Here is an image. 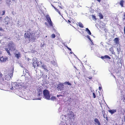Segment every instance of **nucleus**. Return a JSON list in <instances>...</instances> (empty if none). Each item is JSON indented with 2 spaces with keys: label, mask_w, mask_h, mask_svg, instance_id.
I'll use <instances>...</instances> for the list:
<instances>
[{
  "label": "nucleus",
  "mask_w": 125,
  "mask_h": 125,
  "mask_svg": "<svg viewBox=\"0 0 125 125\" xmlns=\"http://www.w3.org/2000/svg\"><path fill=\"white\" fill-rule=\"evenodd\" d=\"M124 2V1L123 0H122L120 1V4L121 7H123V4Z\"/></svg>",
  "instance_id": "nucleus-16"
},
{
  "label": "nucleus",
  "mask_w": 125,
  "mask_h": 125,
  "mask_svg": "<svg viewBox=\"0 0 125 125\" xmlns=\"http://www.w3.org/2000/svg\"><path fill=\"white\" fill-rule=\"evenodd\" d=\"M36 63L35 61H34L33 62V65L34 68H36V67L38 66V65H37V63Z\"/></svg>",
  "instance_id": "nucleus-10"
},
{
  "label": "nucleus",
  "mask_w": 125,
  "mask_h": 125,
  "mask_svg": "<svg viewBox=\"0 0 125 125\" xmlns=\"http://www.w3.org/2000/svg\"><path fill=\"white\" fill-rule=\"evenodd\" d=\"M93 95L94 98H95L96 97V96L95 94L94 93H93Z\"/></svg>",
  "instance_id": "nucleus-33"
},
{
  "label": "nucleus",
  "mask_w": 125,
  "mask_h": 125,
  "mask_svg": "<svg viewBox=\"0 0 125 125\" xmlns=\"http://www.w3.org/2000/svg\"><path fill=\"white\" fill-rule=\"evenodd\" d=\"M2 54V52H0V55Z\"/></svg>",
  "instance_id": "nucleus-48"
},
{
  "label": "nucleus",
  "mask_w": 125,
  "mask_h": 125,
  "mask_svg": "<svg viewBox=\"0 0 125 125\" xmlns=\"http://www.w3.org/2000/svg\"><path fill=\"white\" fill-rule=\"evenodd\" d=\"M35 61L36 62V63H37V65H38V66H39L40 65V64H39V61H38L37 60H35Z\"/></svg>",
  "instance_id": "nucleus-31"
},
{
  "label": "nucleus",
  "mask_w": 125,
  "mask_h": 125,
  "mask_svg": "<svg viewBox=\"0 0 125 125\" xmlns=\"http://www.w3.org/2000/svg\"><path fill=\"white\" fill-rule=\"evenodd\" d=\"M43 95L45 98L48 100L50 99V96L49 91L46 89L44 90L43 91Z\"/></svg>",
  "instance_id": "nucleus-1"
},
{
  "label": "nucleus",
  "mask_w": 125,
  "mask_h": 125,
  "mask_svg": "<svg viewBox=\"0 0 125 125\" xmlns=\"http://www.w3.org/2000/svg\"><path fill=\"white\" fill-rule=\"evenodd\" d=\"M5 50L7 51V52L10 55H11V54H10L9 51L8 50V49L7 48H6L5 49Z\"/></svg>",
  "instance_id": "nucleus-23"
},
{
  "label": "nucleus",
  "mask_w": 125,
  "mask_h": 125,
  "mask_svg": "<svg viewBox=\"0 0 125 125\" xmlns=\"http://www.w3.org/2000/svg\"><path fill=\"white\" fill-rule=\"evenodd\" d=\"M117 110L116 109H110L108 110V112L110 113L111 115L114 114L116 112Z\"/></svg>",
  "instance_id": "nucleus-8"
},
{
  "label": "nucleus",
  "mask_w": 125,
  "mask_h": 125,
  "mask_svg": "<svg viewBox=\"0 0 125 125\" xmlns=\"http://www.w3.org/2000/svg\"><path fill=\"white\" fill-rule=\"evenodd\" d=\"M62 96V95H57V96L58 97H59L60 96Z\"/></svg>",
  "instance_id": "nucleus-42"
},
{
  "label": "nucleus",
  "mask_w": 125,
  "mask_h": 125,
  "mask_svg": "<svg viewBox=\"0 0 125 125\" xmlns=\"http://www.w3.org/2000/svg\"><path fill=\"white\" fill-rule=\"evenodd\" d=\"M117 51L118 54H119L120 53V52H121V49L119 47L117 48Z\"/></svg>",
  "instance_id": "nucleus-18"
},
{
  "label": "nucleus",
  "mask_w": 125,
  "mask_h": 125,
  "mask_svg": "<svg viewBox=\"0 0 125 125\" xmlns=\"http://www.w3.org/2000/svg\"><path fill=\"white\" fill-rule=\"evenodd\" d=\"M2 17H0V21H1L2 20Z\"/></svg>",
  "instance_id": "nucleus-41"
},
{
  "label": "nucleus",
  "mask_w": 125,
  "mask_h": 125,
  "mask_svg": "<svg viewBox=\"0 0 125 125\" xmlns=\"http://www.w3.org/2000/svg\"><path fill=\"white\" fill-rule=\"evenodd\" d=\"M25 70L26 73H29V71L26 69H25Z\"/></svg>",
  "instance_id": "nucleus-38"
},
{
  "label": "nucleus",
  "mask_w": 125,
  "mask_h": 125,
  "mask_svg": "<svg viewBox=\"0 0 125 125\" xmlns=\"http://www.w3.org/2000/svg\"><path fill=\"white\" fill-rule=\"evenodd\" d=\"M101 58L102 59H107L109 60L111 58L110 57L107 55H105L104 56H102Z\"/></svg>",
  "instance_id": "nucleus-9"
},
{
  "label": "nucleus",
  "mask_w": 125,
  "mask_h": 125,
  "mask_svg": "<svg viewBox=\"0 0 125 125\" xmlns=\"http://www.w3.org/2000/svg\"><path fill=\"white\" fill-rule=\"evenodd\" d=\"M70 53H72V52H70Z\"/></svg>",
  "instance_id": "nucleus-50"
},
{
  "label": "nucleus",
  "mask_w": 125,
  "mask_h": 125,
  "mask_svg": "<svg viewBox=\"0 0 125 125\" xmlns=\"http://www.w3.org/2000/svg\"><path fill=\"white\" fill-rule=\"evenodd\" d=\"M14 44L12 42H10L8 44V46L9 48V50H11L13 51L15 50V48L14 47Z\"/></svg>",
  "instance_id": "nucleus-4"
},
{
  "label": "nucleus",
  "mask_w": 125,
  "mask_h": 125,
  "mask_svg": "<svg viewBox=\"0 0 125 125\" xmlns=\"http://www.w3.org/2000/svg\"><path fill=\"white\" fill-rule=\"evenodd\" d=\"M78 25L81 28H83V24L81 22L78 23Z\"/></svg>",
  "instance_id": "nucleus-19"
},
{
  "label": "nucleus",
  "mask_w": 125,
  "mask_h": 125,
  "mask_svg": "<svg viewBox=\"0 0 125 125\" xmlns=\"http://www.w3.org/2000/svg\"><path fill=\"white\" fill-rule=\"evenodd\" d=\"M51 37L52 38H54L55 37V35L54 34H52L51 35Z\"/></svg>",
  "instance_id": "nucleus-30"
},
{
  "label": "nucleus",
  "mask_w": 125,
  "mask_h": 125,
  "mask_svg": "<svg viewBox=\"0 0 125 125\" xmlns=\"http://www.w3.org/2000/svg\"><path fill=\"white\" fill-rule=\"evenodd\" d=\"M87 38H88V39L91 41V39L90 37V36H87Z\"/></svg>",
  "instance_id": "nucleus-36"
},
{
  "label": "nucleus",
  "mask_w": 125,
  "mask_h": 125,
  "mask_svg": "<svg viewBox=\"0 0 125 125\" xmlns=\"http://www.w3.org/2000/svg\"><path fill=\"white\" fill-rule=\"evenodd\" d=\"M37 91L38 92V94L40 95L42 93V88H39L38 89Z\"/></svg>",
  "instance_id": "nucleus-15"
},
{
  "label": "nucleus",
  "mask_w": 125,
  "mask_h": 125,
  "mask_svg": "<svg viewBox=\"0 0 125 125\" xmlns=\"http://www.w3.org/2000/svg\"><path fill=\"white\" fill-rule=\"evenodd\" d=\"M94 121L98 125H101V124L97 119L95 118Z\"/></svg>",
  "instance_id": "nucleus-12"
},
{
  "label": "nucleus",
  "mask_w": 125,
  "mask_h": 125,
  "mask_svg": "<svg viewBox=\"0 0 125 125\" xmlns=\"http://www.w3.org/2000/svg\"><path fill=\"white\" fill-rule=\"evenodd\" d=\"M3 13L1 15H3L5 14V11L4 10H3L2 11Z\"/></svg>",
  "instance_id": "nucleus-34"
},
{
  "label": "nucleus",
  "mask_w": 125,
  "mask_h": 125,
  "mask_svg": "<svg viewBox=\"0 0 125 125\" xmlns=\"http://www.w3.org/2000/svg\"><path fill=\"white\" fill-rule=\"evenodd\" d=\"M2 75H3L2 73L1 72H0V82H2V81H3V78L2 77Z\"/></svg>",
  "instance_id": "nucleus-14"
},
{
  "label": "nucleus",
  "mask_w": 125,
  "mask_h": 125,
  "mask_svg": "<svg viewBox=\"0 0 125 125\" xmlns=\"http://www.w3.org/2000/svg\"><path fill=\"white\" fill-rule=\"evenodd\" d=\"M13 89V87H12V88H10V89H12V90H13V89Z\"/></svg>",
  "instance_id": "nucleus-47"
},
{
  "label": "nucleus",
  "mask_w": 125,
  "mask_h": 125,
  "mask_svg": "<svg viewBox=\"0 0 125 125\" xmlns=\"http://www.w3.org/2000/svg\"><path fill=\"white\" fill-rule=\"evenodd\" d=\"M101 0H97V1L99 2H100Z\"/></svg>",
  "instance_id": "nucleus-44"
},
{
  "label": "nucleus",
  "mask_w": 125,
  "mask_h": 125,
  "mask_svg": "<svg viewBox=\"0 0 125 125\" xmlns=\"http://www.w3.org/2000/svg\"><path fill=\"white\" fill-rule=\"evenodd\" d=\"M68 22L69 23H71V21H70L69 20H68Z\"/></svg>",
  "instance_id": "nucleus-43"
},
{
  "label": "nucleus",
  "mask_w": 125,
  "mask_h": 125,
  "mask_svg": "<svg viewBox=\"0 0 125 125\" xmlns=\"http://www.w3.org/2000/svg\"><path fill=\"white\" fill-rule=\"evenodd\" d=\"M99 89L100 91H101V90L102 89V87L99 86Z\"/></svg>",
  "instance_id": "nucleus-37"
},
{
  "label": "nucleus",
  "mask_w": 125,
  "mask_h": 125,
  "mask_svg": "<svg viewBox=\"0 0 125 125\" xmlns=\"http://www.w3.org/2000/svg\"><path fill=\"white\" fill-rule=\"evenodd\" d=\"M13 75V73L11 71V73H10V74H8V76H10V78H11V77H12Z\"/></svg>",
  "instance_id": "nucleus-28"
},
{
  "label": "nucleus",
  "mask_w": 125,
  "mask_h": 125,
  "mask_svg": "<svg viewBox=\"0 0 125 125\" xmlns=\"http://www.w3.org/2000/svg\"><path fill=\"white\" fill-rule=\"evenodd\" d=\"M123 20H125V14L124 13L123 14Z\"/></svg>",
  "instance_id": "nucleus-29"
},
{
  "label": "nucleus",
  "mask_w": 125,
  "mask_h": 125,
  "mask_svg": "<svg viewBox=\"0 0 125 125\" xmlns=\"http://www.w3.org/2000/svg\"><path fill=\"white\" fill-rule=\"evenodd\" d=\"M33 33H31L30 32L27 31V33H25L24 34V37L25 38H28L30 39L31 38V39H34V36H33Z\"/></svg>",
  "instance_id": "nucleus-2"
},
{
  "label": "nucleus",
  "mask_w": 125,
  "mask_h": 125,
  "mask_svg": "<svg viewBox=\"0 0 125 125\" xmlns=\"http://www.w3.org/2000/svg\"><path fill=\"white\" fill-rule=\"evenodd\" d=\"M118 38L116 37L115 39L114 40L116 43L117 44H119V42Z\"/></svg>",
  "instance_id": "nucleus-13"
},
{
  "label": "nucleus",
  "mask_w": 125,
  "mask_h": 125,
  "mask_svg": "<svg viewBox=\"0 0 125 125\" xmlns=\"http://www.w3.org/2000/svg\"><path fill=\"white\" fill-rule=\"evenodd\" d=\"M88 78L90 79H92V77H88Z\"/></svg>",
  "instance_id": "nucleus-40"
},
{
  "label": "nucleus",
  "mask_w": 125,
  "mask_h": 125,
  "mask_svg": "<svg viewBox=\"0 0 125 125\" xmlns=\"http://www.w3.org/2000/svg\"><path fill=\"white\" fill-rule=\"evenodd\" d=\"M45 24L46 25H47V24H48L47 23V22H45Z\"/></svg>",
  "instance_id": "nucleus-45"
},
{
  "label": "nucleus",
  "mask_w": 125,
  "mask_h": 125,
  "mask_svg": "<svg viewBox=\"0 0 125 125\" xmlns=\"http://www.w3.org/2000/svg\"><path fill=\"white\" fill-rule=\"evenodd\" d=\"M99 16L100 17V19H102L103 18V16L101 13H99Z\"/></svg>",
  "instance_id": "nucleus-22"
},
{
  "label": "nucleus",
  "mask_w": 125,
  "mask_h": 125,
  "mask_svg": "<svg viewBox=\"0 0 125 125\" xmlns=\"http://www.w3.org/2000/svg\"><path fill=\"white\" fill-rule=\"evenodd\" d=\"M64 85L63 84H60L58 86L57 88L58 90L62 91L63 90Z\"/></svg>",
  "instance_id": "nucleus-7"
},
{
  "label": "nucleus",
  "mask_w": 125,
  "mask_h": 125,
  "mask_svg": "<svg viewBox=\"0 0 125 125\" xmlns=\"http://www.w3.org/2000/svg\"><path fill=\"white\" fill-rule=\"evenodd\" d=\"M60 4V3L59 2H55V1H53V3L51 4V5L54 8H58V7H59L60 8L62 9V7L59 5Z\"/></svg>",
  "instance_id": "nucleus-5"
},
{
  "label": "nucleus",
  "mask_w": 125,
  "mask_h": 125,
  "mask_svg": "<svg viewBox=\"0 0 125 125\" xmlns=\"http://www.w3.org/2000/svg\"><path fill=\"white\" fill-rule=\"evenodd\" d=\"M124 121H125V115L124 116Z\"/></svg>",
  "instance_id": "nucleus-49"
},
{
  "label": "nucleus",
  "mask_w": 125,
  "mask_h": 125,
  "mask_svg": "<svg viewBox=\"0 0 125 125\" xmlns=\"http://www.w3.org/2000/svg\"><path fill=\"white\" fill-rule=\"evenodd\" d=\"M51 100H53L56 99V98L55 97L52 96L51 98Z\"/></svg>",
  "instance_id": "nucleus-26"
},
{
  "label": "nucleus",
  "mask_w": 125,
  "mask_h": 125,
  "mask_svg": "<svg viewBox=\"0 0 125 125\" xmlns=\"http://www.w3.org/2000/svg\"><path fill=\"white\" fill-rule=\"evenodd\" d=\"M59 0H57V1H58Z\"/></svg>",
  "instance_id": "nucleus-53"
},
{
  "label": "nucleus",
  "mask_w": 125,
  "mask_h": 125,
  "mask_svg": "<svg viewBox=\"0 0 125 125\" xmlns=\"http://www.w3.org/2000/svg\"><path fill=\"white\" fill-rule=\"evenodd\" d=\"M15 56L18 59H19L21 57V54L20 52H18V53L15 54Z\"/></svg>",
  "instance_id": "nucleus-11"
},
{
  "label": "nucleus",
  "mask_w": 125,
  "mask_h": 125,
  "mask_svg": "<svg viewBox=\"0 0 125 125\" xmlns=\"http://www.w3.org/2000/svg\"><path fill=\"white\" fill-rule=\"evenodd\" d=\"M4 31L3 29H2L1 27L0 28V31Z\"/></svg>",
  "instance_id": "nucleus-39"
},
{
  "label": "nucleus",
  "mask_w": 125,
  "mask_h": 125,
  "mask_svg": "<svg viewBox=\"0 0 125 125\" xmlns=\"http://www.w3.org/2000/svg\"><path fill=\"white\" fill-rule=\"evenodd\" d=\"M42 67L43 69H44L45 70H47L46 69V65L45 64H43L42 66Z\"/></svg>",
  "instance_id": "nucleus-21"
},
{
  "label": "nucleus",
  "mask_w": 125,
  "mask_h": 125,
  "mask_svg": "<svg viewBox=\"0 0 125 125\" xmlns=\"http://www.w3.org/2000/svg\"><path fill=\"white\" fill-rule=\"evenodd\" d=\"M45 17L46 19V20L48 23L49 25L51 27H53V23L49 15H47L45 16Z\"/></svg>",
  "instance_id": "nucleus-3"
},
{
  "label": "nucleus",
  "mask_w": 125,
  "mask_h": 125,
  "mask_svg": "<svg viewBox=\"0 0 125 125\" xmlns=\"http://www.w3.org/2000/svg\"><path fill=\"white\" fill-rule=\"evenodd\" d=\"M64 83L69 85H72V84L69 82H65Z\"/></svg>",
  "instance_id": "nucleus-24"
},
{
  "label": "nucleus",
  "mask_w": 125,
  "mask_h": 125,
  "mask_svg": "<svg viewBox=\"0 0 125 125\" xmlns=\"http://www.w3.org/2000/svg\"><path fill=\"white\" fill-rule=\"evenodd\" d=\"M6 23L7 24H8V22H7V23H6Z\"/></svg>",
  "instance_id": "nucleus-51"
},
{
  "label": "nucleus",
  "mask_w": 125,
  "mask_h": 125,
  "mask_svg": "<svg viewBox=\"0 0 125 125\" xmlns=\"http://www.w3.org/2000/svg\"><path fill=\"white\" fill-rule=\"evenodd\" d=\"M103 116L104 117V118H105V116H104V114L103 115ZM106 119V120H107V121H108V117L107 116L106 117V118H105Z\"/></svg>",
  "instance_id": "nucleus-32"
},
{
  "label": "nucleus",
  "mask_w": 125,
  "mask_h": 125,
  "mask_svg": "<svg viewBox=\"0 0 125 125\" xmlns=\"http://www.w3.org/2000/svg\"><path fill=\"white\" fill-rule=\"evenodd\" d=\"M54 9H55V10L57 11V12L58 13H59V14H60L61 13H60V12L58 10V9H57L56 8H54Z\"/></svg>",
  "instance_id": "nucleus-27"
},
{
  "label": "nucleus",
  "mask_w": 125,
  "mask_h": 125,
  "mask_svg": "<svg viewBox=\"0 0 125 125\" xmlns=\"http://www.w3.org/2000/svg\"><path fill=\"white\" fill-rule=\"evenodd\" d=\"M109 50L111 52L112 54L114 52V50H113V47H112L109 48Z\"/></svg>",
  "instance_id": "nucleus-20"
},
{
  "label": "nucleus",
  "mask_w": 125,
  "mask_h": 125,
  "mask_svg": "<svg viewBox=\"0 0 125 125\" xmlns=\"http://www.w3.org/2000/svg\"><path fill=\"white\" fill-rule=\"evenodd\" d=\"M8 58L6 57L2 56L0 57V61L1 62H4L8 60Z\"/></svg>",
  "instance_id": "nucleus-6"
},
{
  "label": "nucleus",
  "mask_w": 125,
  "mask_h": 125,
  "mask_svg": "<svg viewBox=\"0 0 125 125\" xmlns=\"http://www.w3.org/2000/svg\"><path fill=\"white\" fill-rule=\"evenodd\" d=\"M92 17L93 19L94 20H96V17L94 15H92Z\"/></svg>",
  "instance_id": "nucleus-25"
},
{
  "label": "nucleus",
  "mask_w": 125,
  "mask_h": 125,
  "mask_svg": "<svg viewBox=\"0 0 125 125\" xmlns=\"http://www.w3.org/2000/svg\"><path fill=\"white\" fill-rule=\"evenodd\" d=\"M121 71V70H119V71L117 73H118L119 72H120Z\"/></svg>",
  "instance_id": "nucleus-46"
},
{
  "label": "nucleus",
  "mask_w": 125,
  "mask_h": 125,
  "mask_svg": "<svg viewBox=\"0 0 125 125\" xmlns=\"http://www.w3.org/2000/svg\"><path fill=\"white\" fill-rule=\"evenodd\" d=\"M72 112V113H73V112Z\"/></svg>",
  "instance_id": "nucleus-52"
},
{
  "label": "nucleus",
  "mask_w": 125,
  "mask_h": 125,
  "mask_svg": "<svg viewBox=\"0 0 125 125\" xmlns=\"http://www.w3.org/2000/svg\"><path fill=\"white\" fill-rule=\"evenodd\" d=\"M85 31L87 32V33L90 35H91V33L90 30L88 28H86L85 29Z\"/></svg>",
  "instance_id": "nucleus-17"
},
{
  "label": "nucleus",
  "mask_w": 125,
  "mask_h": 125,
  "mask_svg": "<svg viewBox=\"0 0 125 125\" xmlns=\"http://www.w3.org/2000/svg\"><path fill=\"white\" fill-rule=\"evenodd\" d=\"M65 46L67 48V49L69 50L70 51H71V49L69 48V47H68L67 46Z\"/></svg>",
  "instance_id": "nucleus-35"
}]
</instances>
